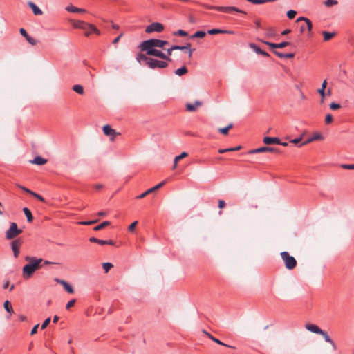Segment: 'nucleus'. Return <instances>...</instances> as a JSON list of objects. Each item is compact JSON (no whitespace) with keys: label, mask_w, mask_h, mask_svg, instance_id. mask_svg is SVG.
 <instances>
[{"label":"nucleus","mask_w":354,"mask_h":354,"mask_svg":"<svg viewBox=\"0 0 354 354\" xmlns=\"http://www.w3.org/2000/svg\"><path fill=\"white\" fill-rule=\"evenodd\" d=\"M25 260L28 261V263L23 267L22 275L24 279H28L32 277L36 270L43 267V265H41L43 259L26 256L25 257Z\"/></svg>","instance_id":"f257e3e1"},{"label":"nucleus","mask_w":354,"mask_h":354,"mask_svg":"<svg viewBox=\"0 0 354 354\" xmlns=\"http://www.w3.org/2000/svg\"><path fill=\"white\" fill-rule=\"evenodd\" d=\"M281 257L285 263L286 268L288 270H292L297 266L296 259L289 254L288 252H282Z\"/></svg>","instance_id":"f03ea898"},{"label":"nucleus","mask_w":354,"mask_h":354,"mask_svg":"<svg viewBox=\"0 0 354 354\" xmlns=\"http://www.w3.org/2000/svg\"><path fill=\"white\" fill-rule=\"evenodd\" d=\"M142 51H145L146 54L148 56H154L159 58H161L164 60L167 61H171V59L169 57V56H167L164 53H162L161 50L156 49V48H140Z\"/></svg>","instance_id":"7ed1b4c3"},{"label":"nucleus","mask_w":354,"mask_h":354,"mask_svg":"<svg viewBox=\"0 0 354 354\" xmlns=\"http://www.w3.org/2000/svg\"><path fill=\"white\" fill-rule=\"evenodd\" d=\"M22 233V230L19 229L17 223H11L9 229L6 232V237L8 240H11L17 237Z\"/></svg>","instance_id":"20e7f679"},{"label":"nucleus","mask_w":354,"mask_h":354,"mask_svg":"<svg viewBox=\"0 0 354 354\" xmlns=\"http://www.w3.org/2000/svg\"><path fill=\"white\" fill-rule=\"evenodd\" d=\"M162 48L161 46V39H150L148 40H145L142 41L139 45V48Z\"/></svg>","instance_id":"39448f33"},{"label":"nucleus","mask_w":354,"mask_h":354,"mask_svg":"<svg viewBox=\"0 0 354 354\" xmlns=\"http://www.w3.org/2000/svg\"><path fill=\"white\" fill-rule=\"evenodd\" d=\"M147 66L151 69L165 68L168 66V64L165 61L151 58Z\"/></svg>","instance_id":"423d86ee"},{"label":"nucleus","mask_w":354,"mask_h":354,"mask_svg":"<svg viewBox=\"0 0 354 354\" xmlns=\"http://www.w3.org/2000/svg\"><path fill=\"white\" fill-rule=\"evenodd\" d=\"M163 30L164 26L161 23L153 22L146 27L145 32L147 33H151L153 32H161Z\"/></svg>","instance_id":"0eeeda50"},{"label":"nucleus","mask_w":354,"mask_h":354,"mask_svg":"<svg viewBox=\"0 0 354 354\" xmlns=\"http://www.w3.org/2000/svg\"><path fill=\"white\" fill-rule=\"evenodd\" d=\"M21 244L22 241L21 240V239H15L12 241V242L11 243V248L13 252L14 257L15 258H17L19 257L20 252L19 248Z\"/></svg>","instance_id":"6e6552de"},{"label":"nucleus","mask_w":354,"mask_h":354,"mask_svg":"<svg viewBox=\"0 0 354 354\" xmlns=\"http://www.w3.org/2000/svg\"><path fill=\"white\" fill-rule=\"evenodd\" d=\"M272 152V153H278L279 150L274 147H259L255 149H252L249 151V153H263V152Z\"/></svg>","instance_id":"1a4fd4ad"},{"label":"nucleus","mask_w":354,"mask_h":354,"mask_svg":"<svg viewBox=\"0 0 354 354\" xmlns=\"http://www.w3.org/2000/svg\"><path fill=\"white\" fill-rule=\"evenodd\" d=\"M165 181H162L161 183H158V185H156L153 187H151V188L147 189V191H145V192H143L140 195L136 196V198L142 199V198H145L148 194H149L152 193L153 192H154V191L160 189V187H162L165 185Z\"/></svg>","instance_id":"9d476101"},{"label":"nucleus","mask_w":354,"mask_h":354,"mask_svg":"<svg viewBox=\"0 0 354 354\" xmlns=\"http://www.w3.org/2000/svg\"><path fill=\"white\" fill-rule=\"evenodd\" d=\"M261 41L273 49L283 48H285L290 44V43L288 42V41H282L279 44L272 43V42H270V41Z\"/></svg>","instance_id":"9b49d317"},{"label":"nucleus","mask_w":354,"mask_h":354,"mask_svg":"<svg viewBox=\"0 0 354 354\" xmlns=\"http://www.w3.org/2000/svg\"><path fill=\"white\" fill-rule=\"evenodd\" d=\"M72 26L75 28H80V29H85L86 27L88 28H92L89 26V23H86L84 21L81 20H71V21Z\"/></svg>","instance_id":"f8f14e48"},{"label":"nucleus","mask_w":354,"mask_h":354,"mask_svg":"<svg viewBox=\"0 0 354 354\" xmlns=\"http://www.w3.org/2000/svg\"><path fill=\"white\" fill-rule=\"evenodd\" d=\"M55 281L57 283H59L61 285L63 286L64 290L68 292V293H70V294H72L74 292V289L72 287L71 285H70L68 282H66V281L63 280V279H57V278H55Z\"/></svg>","instance_id":"ddd939ff"},{"label":"nucleus","mask_w":354,"mask_h":354,"mask_svg":"<svg viewBox=\"0 0 354 354\" xmlns=\"http://www.w3.org/2000/svg\"><path fill=\"white\" fill-rule=\"evenodd\" d=\"M89 241L91 243H98L101 245H115V242L112 240H102V239H97L95 237H91L89 239Z\"/></svg>","instance_id":"4468645a"},{"label":"nucleus","mask_w":354,"mask_h":354,"mask_svg":"<svg viewBox=\"0 0 354 354\" xmlns=\"http://www.w3.org/2000/svg\"><path fill=\"white\" fill-rule=\"evenodd\" d=\"M203 102L199 100H196L194 103H187L186 110L189 112L195 111L198 107L202 106Z\"/></svg>","instance_id":"2eb2a0df"},{"label":"nucleus","mask_w":354,"mask_h":354,"mask_svg":"<svg viewBox=\"0 0 354 354\" xmlns=\"http://www.w3.org/2000/svg\"><path fill=\"white\" fill-rule=\"evenodd\" d=\"M249 46L250 48H252L257 54L263 55V57H270V55L261 50L259 47H258L254 43H250Z\"/></svg>","instance_id":"dca6fc26"},{"label":"nucleus","mask_w":354,"mask_h":354,"mask_svg":"<svg viewBox=\"0 0 354 354\" xmlns=\"http://www.w3.org/2000/svg\"><path fill=\"white\" fill-rule=\"evenodd\" d=\"M89 26L92 28L86 27L85 29H83V30H84V35L86 37H88L92 33H95L97 35H100V31L94 25L89 24Z\"/></svg>","instance_id":"f3484780"},{"label":"nucleus","mask_w":354,"mask_h":354,"mask_svg":"<svg viewBox=\"0 0 354 354\" xmlns=\"http://www.w3.org/2000/svg\"><path fill=\"white\" fill-rule=\"evenodd\" d=\"M319 335H321L324 337V340H325L326 342L329 343V344L332 346V347H333V350H334V351H336V350H337V346H336L335 343V342H334V341H333V340L330 337V336L328 335V334L327 333V332H326V331H324V330H322Z\"/></svg>","instance_id":"a211bd4d"},{"label":"nucleus","mask_w":354,"mask_h":354,"mask_svg":"<svg viewBox=\"0 0 354 354\" xmlns=\"http://www.w3.org/2000/svg\"><path fill=\"white\" fill-rule=\"evenodd\" d=\"M305 328L313 333H316V334H320L321 332L323 330L322 329H321L319 327H318L317 325L315 324H307L305 325Z\"/></svg>","instance_id":"6ab92c4d"},{"label":"nucleus","mask_w":354,"mask_h":354,"mask_svg":"<svg viewBox=\"0 0 354 354\" xmlns=\"http://www.w3.org/2000/svg\"><path fill=\"white\" fill-rule=\"evenodd\" d=\"M207 32L209 35H216V34H230V35H233L234 34V31H232V30H222V29H217V28H213V29L209 30L207 31Z\"/></svg>","instance_id":"aec40b11"},{"label":"nucleus","mask_w":354,"mask_h":354,"mask_svg":"<svg viewBox=\"0 0 354 354\" xmlns=\"http://www.w3.org/2000/svg\"><path fill=\"white\" fill-rule=\"evenodd\" d=\"M203 332L211 340H212L213 342H216V344H218L219 345H222V346H226V347H229V348H236L234 346H230V345H227V344L222 342L218 339L215 338L210 333H207V332H206L205 330H203Z\"/></svg>","instance_id":"412c9836"},{"label":"nucleus","mask_w":354,"mask_h":354,"mask_svg":"<svg viewBox=\"0 0 354 354\" xmlns=\"http://www.w3.org/2000/svg\"><path fill=\"white\" fill-rule=\"evenodd\" d=\"M151 57H149L148 55L146 54L142 53H138L136 55V60L140 63L142 61L145 63V64L147 66Z\"/></svg>","instance_id":"4be33fe9"},{"label":"nucleus","mask_w":354,"mask_h":354,"mask_svg":"<svg viewBox=\"0 0 354 354\" xmlns=\"http://www.w3.org/2000/svg\"><path fill=\"white\" fill-rule=\"evenodd\" d=\"M263 142L266 145L279 144L281 143V140L278 138L275 137H265L263 138Z\"/></svg>","instance_id":"5701e85b"},{"label":"nucleus","mask_w":354,"mask_h":354,"mask_svg":"<svg viewBox=\"0 0 354 354\" xmlns=\"http://www.w3.org/2000/svg\"><path fill=\"white\" fill-rule=\"evenodd\" d=\"M28 5L30 8H32V12L35 15H42V11L32 1H29L28 3Z\"/></svg>","instance_id":"b1692460"},{"label":"nucleus","mask_w":354,"mask_h":354,"mask_svg":"<svg viewBox=\"0 0 354 354\" xmlns=\"http://www.w3.org/2000/svg\"><path fill=\"white\" fill-rule=\"evenodd\" d=\"M30 162L37 165H43L47 162V160L38 156H36L32 160H30Z\"/></svg>","instance_id":"393cba45"},{"label":"nucleus","mask_w":354,"mask_h":354,"mask_svg":"<svg viewBox=\"0 0 354 354\" xmlns=\"http://www.w3.org/2000/svg\"><path fill=\"white\" fill-rule=\"evenodd\" d=\"M66 10L68 12H80V13H84V12H86V10L85 9L79 8L75 7V6H73L72 5L68 6L66 8Z\"/></svg>","instance_id":"a878e982"},{"label":"nucleus","mask_w":354,"mask_h":354,"mask_svg":"<svg viewBox=\"0 0 354 354\" xmlns=\"http://www.w3.org/2000/svg\"><path fill=\"white\" fill-rule=\"evenodd\" d=\"M103 132L106 136H114L115 134V130L109 124H106L103 127Z\"/></svg>","instance_id":"bb28decb"},{"label":"nucleus","mask_w":354,"mask_h":354,"mask_svg":"<svg viewBox=\"0 0 354 354\" xmlns=\"http://www.w3.org/2000/svg\"><path fill=\"white\" fill-rule=\"evenodd\" d=\"M265 30H266V35L268 37H274L277 35V32H276V30L273 27L267 28L265 29Z\"/></svg>","instance_id":"cd10ccee"},{"label":"nucleus","mask_w":354,"mask_h":354,"mask_svg":"<svg viewBox=\"0 0 354 354\" xmlns=\"http://www.w3.org/2000/svg\"><path fill=\"white\" fill-rule=\"evenodd\" d=\"M215 10L225 12V13H231L232 12V6L215 7Z\"/></svg>","instance_id":"c85d7f7f"},{"label":"nucleus","mask_w":354,"mask_h":354,"mask_svg":"<svg viewBox=\"0 0 354 354\" xmlns=\"http://www.w3.org/2000/svg\"><path fill=\"white\" fill-rule=\"evenodd\" d=\"M188 156V153L187 152H183L179 156L175 157L174 160V169L176 167L177 162L181 159Z\"/></svg>","instance_id":"c756f323"},{"label":"nucleus","mask_w":354,"mask_h":354,"mask_svg":"<svg viewBox=\"0 0 354 354\" xmlns=\"http://www.w3.org/2000/svg\"><path fill=\"white\" fill-rule=\"evenodd\" d=\"M23 212L27 218L28 222H29V223L32 222L33 220V216H32L30 210L27 207H24L23 209Z\"/></svg>","instance_id":"7c9ffc66"},{"label":"nucleus","mask_w":354,"mask_h":354,"mask_svg":"<svg viewBox=\"0 0 354 354\" xmlns=\"http://www.w3.org/2000/svg\"><path fill=\"white\" fill-rule=\"evenodd\" d=\"M187 71H188L186 66H183L181 68L176 69L174 71V73L178 76H182L183 75H185L187 73Z\"/></svg>","instance_id":"2f4dec72"},{"label":"nucleus","mask_w":354,"mask_h":354,"mask_svg":"<svg viewBox=\"0 0 354 354\" xmlns=\"http://www.w3.org/2000/svg\"><path fill=\"white\" fill-rule=\"evenodd\" d=\"M322 35L324 36V40L325 41H327L335 35V32H327V31H323Z\"/></svg>","instance_id":"473e14b6"},{"label":"nucleus","mask_w":354,"mask_h":354,"mask_svg":"<svg viewBox=\"0 0 354 354\" xmlns=\"http://www.w3.org/2000/svg\"><path fill=\"white\" fill-rule=\"evenodd\" d=\"M232 128H233V124L230 123V124H228L225 127L219 128L218 129V132H220L222 134L227 135L228 133L229 130L232 129Z\"/></svg>","instance_id":"72a5a7b5"},{"label":"nucleus","mask_w":354,"mask_h":354,"mask_svg":"<svg viewBox=\"0 0 354 354\" xmlns=\"http://www.w3.org/2000/svg\"><path fill=\"white\" fill-rule=\"evenodd\" d=\"M73 90L80 95H82L84 93V88L80 84L74 85L73 86Z\"/></svg>","instance_id":"f704fd0d"},{"label":"nucleus","mask_w":354,"mask_h":354,"mask_svg":"<svg viewBox=\"0 0 354 354\" xmlns=\"http://www.w3.org/2000/svg\"><path fill=\"white\" fill-rule=\"evenodd\" d=\"M206 35L205 31L198 30L191 36V38H203Z\"/></svg>","instance_id":"c9c22d12"},{"label":"nucleus","mask_w":354,"mask_h":354,"mask_svg":"<svg viewBox=\"0 0 354 354\" xmlns=\"http://www.w3.org/2000/svg\"><path fill=\"white\" fill-rule=\"evenodd\" d=\"M110 225V222L109 221H104L102 222V223H100V225L95 226L93 230L95 231H99L102 229H103L104 227L108 226Z\"/></svg>","instance_id":"e433bc0d"},{"label":"nucleus","mask_w":354,"mask_h":354,"mask_svg":"<svg viewBox=\"0 0 354 354\" xmlns=\"http://www.w3.org/2000/svg\"><path fill=\"white\" fill-rule=\"evenodd\" d=\"M3 306H4V308L5 310L8 312V313H12L13 312V309H12V305L10 304V302L8 300H6L4 304H3Z\"/></svg>","instance_id":"4c0bfd02"},{"label":"nucleus","mask_w":354,"mask_h":354,"mask_svg":"<svg viewBox=\"0 0 354 354\" xmlns=\"http://www.w3.org/2000/svg\"><path fill=\"white\" fill-rule=\"evenodd\" d=\"M103 269L104 270V272L106 273L108 272L111 268H113V264L111 263H104L102 264Z\"/></svg>","instance_id":"58836bf2"},{"label":"nucleus","mask_w":354,"mask_h":354,"mask_svg":"<svg viewBox=\"0 0 354 354\" xmlns=\"http://www.w3.org/2000/svg\"><path fill=\"white\" fill-rule=\"evenodd\" d=\"M313 140H323L324 137L320 133H314L312 136Z\"/></svg>","instance_id":"ea45409f"},{"label":"nucleus","mask_w":354,"mask_h":354,"mask_svg":"<svg viewBox=\"0 0 354 354\" xmlns=\"http://www.w3.org/2000/svg\"><path fill=\"white\" fill-rule=\"evenodd\" d=\"M174 35L175 36H180V37H185L187 36L188 34L186 31L183 30H178V31L174 32Z\"/></svg>","instance_id":"a19ab883"},{"label":"nucleus","mask_w":354,"mask_h":354,"mask_svg":"<svg viewBox=\"0 0 354 354\" xmlns=\"http://www.w3.org/2000/svg\"><path fill=\"white\" fill-rule=\"evenodd\" d=\"M297 15V12L295 10H290L287 12V17L290 19H292L295 17Z\"/></svg>","instance_id":"79ce46f5"},{"label":"nucleus","mask_w":354,"mask_h":354,"mask_svg":"<svg viewBox=\"0 0 354 354\" xmlns=\"http://www.w3.org/2000/svg\"><path fill=\"white\" fill-rule=\"evenodd\" d=\"M341 167L344 169L353 170L354 169V164H343Z\"/></svg>","instance_id":"37998d69"},{"label":"nucleus","mask_w":354,"mask_h":354,"mask_svg":"<svg viewBox=\"0 0 354 354\" xmlns=\"http://www.w3.org/2000/svg\"><path fill=\"white\" fill-rule=\"evenodd\" d=\"M50 317L46 318L41 326L42 330L45 329L50 322Z\"/></svg>","instance_id":"c03bdc74"},{"label":"nucleus","mask_w":354,"mask_h":354,"mask_svg":"<svg viewBox=\"0 0 354 354\" xmlns=\"http://www.w3.org/2000/svg\"><path fill=\"white\" fill-rule=\"evenodd\" d=\"M26 39L27 40V41L31 45L34 46V45H36L37 44V41L32 37H30L29 35L26 38Z\"/></svg>","instance_id":"a18cd8bd"},{"label":"nucleus","mask_w":354,"mask_h":354,"mask_svg":"<svg viewBox=\"0 0 354 354\" xmlns=\"http://www.w3.org/2000/svg\"><path fill=\"white\" fill-rule=\"evenodd\" d=\"M337 3V0H326L325 1V5L328 7L333 6L334 5H336Z\"/></svg>","instance_id":"49530a36"},{"label":"nucleus","mask_w":354,"mask_h":354,"mask_svg":"<svg viewBox=\"0 0 354 354\" xmlns=\"http://www.w3.org/2000/svg\"><path fill=\"white\" fill-rule=\"evenodd\" d=\"M333 115L331 114H327L325 118L326 124H330L333 122Z\"/></svg>","instance_id":"de8ad7c7"},{"label":"nucleus","mask_w":354,"mask_h":354,"mask_svg":"<svg viewBox=\"0 0 354 354\" xmlns=\"http://www.w3.org/2000/svg\"><path fill=\"white\" fill-rule=\"evenodd\" d=\"M341 107V105L338 103L332 102L330 104V108L333 110H337Z\"/></svg>","instance_id":"09e8293b"},{"label":"nucleus","mask_w":354,"mask_h":354,"mask_svg":"<svg viewBox=\"0 0 354 354\" xmlns=\"http://www.w3.org/2000/svg\"><path fill=\"white\" fill-rule=\"evenodd\" d=\"M32 196H33L35 198H36L37 199H38L39 201H40L41 202H44L45 201V200H44V197L42 196H41V195H39V194H37V193H35L34 192L32 193Z\"/></svg>","instance_id":"8fccbe9b"},{"label":"nucleus","mask_w":354,"mask_h":354,"mask_svg":"<svg viewBox=\"0 0 354 354\" xmlns=\"http://www.w3.org/2000/svg\"><path fill=\"white\" fill-rule=\"evenodd\" d=\"M97 221H98V220L89 221H82V222H80V224L83 225H92V224H94V223H97Z\"/></svg>","instance_id":"3c124183"},{"label":"nucleus","mask_w":354,"mask_h":354,"mask_svg":"<svg viewBox=\"0 0 354 354\" xmlns=\"http://www.w3.org/2000/svg\"><path fill=\"white\" fill-rule=\"evenodd\" d=\"M306 28H307L309 32H310L313 28V24H312L311 21L309 19H306Z\"/></svg>","instance_id":"603ef678"},{"label":"nucleus","mask_w":354,"mask_h":354,"mask_svg":"<svg viewBox=\"0 0 354 354\" xmlns=\"http://www.w3.org/2000/svg\"><path fill=\"white\" fill-rule=\"evenodd\" d=\"M272 52L278 57L281 58V59L285 58V53H280V52H279L277 50H273Z\"/></svg>","instance_id":"864d4df0"},{"label":"nucleus","mask_w":354,"mask_h":354,"mask_svg":"<svg viewBox=\"0 0 354 354\" xmlns=\"http://www.w3.org/2000/svg\"><path fill=\"white\" fill-rule=\"evenodd\" d=\"M318 93H319V95L322 96V99L321 100V102H324V96L326 95V92H325V89H323V88H319L318 90Z\"/></svg>","instance_id":"5fc2aeb1"},{"label":"nucleus","mask_w":354,"mask_h":354,"mask_svg":"<svg viewBox=\"0 0 354 354\" xmlns=\"http://www.w3.org/2000/svg\"><path fill=\"white\" fill-rule=\"evenodd\" d=\"M75 303V299H71V300H70V301L67 303V304H66V309H69L71 307H72V306H74Z\"/></svg>","instance_id":"6e6d98bb"},{"label":"nucleus","mask_w":354,"mask_h":354,"mask_svg":"<svg viewBox=\"0 0 354 354\" xmlns=\"http://www.w3.org/2000/svg\"><path fill=\"white\" fill-rule=\"evenodd\" d=\"M138 222L137 221H134L133 223H132L128 227V230L130 232H133L137 225Z\"/></svg>","instance_id":"4d7b16f0"},{"label":"nucleus","mask_w":354,"mask_h":354,"mask_svg":"<svg viewBox=\"0 0 354 354\" xmlns=\"http://www.w3.org/2000/svg\"><path fill=\"white\" fill-rule=\"evenodd\" d=\"M39 326V324H36V325L32 328V329L31 330V332H30V335H35V334H36V333H37V329H38Z\"/></svg>","instance_id":"13d9d810"},{"label":"nucleus","mask_w":354,"mask_h":354,"mask_svg":"<svg viewBox=\"0 0 354 354\" xmlns=\"http://www.w3.org/2000/svg\"><path fill=\"white\" fill-rule=\"evenodd\" d=\"M232 11L246 15V12H245L242 10H240L239 8H238L236 7L232 6Z\"/></svg>","instance_id":"bf43d9fd"},{"label":"nucleus","mask_w":354,"mask_h":354,"mask_svg":"<svg viewBox=\"0 0 354 354\" xmlns=\"http://www.w3.org/2000/svg\"><path fill=\"white\" fill-rule=\"evenodd\" d=\"M52 264H57V263L51 262V261L43 259V261L41 263V265H43V267L44 266L52 265Z\"/></svg>","instance_id":"052dcab7"},{"label":"nucleus","mask_w":354,"mask_h":354,"mask_svg":"<svg viewBox=\"0 0 354 354\" xmlns=\"http://www.w3.org/2000/svg\"><path fill=\"white\" fill-rule=\"evenodd\" d=\"M19 32L20 34L25 38H26L28 36V34L27 33L26 30L23 28H20Z\"/></svg>","instance_id":"680f3d73"},{"label":"nucleus","mask_w":354,"mask_h":354,"mask_svg":"<svg viewBox=\"0 0 354 354\" xmlns=\"http://www.w3.org/2000/svg\"><path fill=\"white\" fill-rule=\"evenodd\" d=\"M226 204L225 202L223 200H219L218 201V207L220 209H223L225 207Z\"/></svg>","instance_id":"e2e57ef3"},{"label":"nucleus","mask_w":354,"mask_h":354,"mask_svg":"<svg viewBox=\"0 0 354 354\" xmlns=\"http://www.w3.org/2000/svg\"><path fill=\"white\" fill-rule=\"evenodd\" d=\"M19 187L21 188L24 192H26V193H28V194H30L31 195H32V193L33 192L32 191L30 190L29 189H28V188H26L25 187L19 185Z\"/></svg>","instance_id":"0e129e2a"},{"label":"nucleus","mask_w":354,"mask_h":354,"mask_svg":"<svg viewBox=\"0 0 354 354\" xmlns=\"http://www.w3.org/2000/svg\"><path fill=\"white\" fill-rule=\"evenodd\" d=\"M301 140V138H295V139L292 140L290 141V142L297 145V144L299 143Z\"/></svg>","instance_id":"69168bd1"},{"label":"nucleus","mask_w":354,"mask_h":354,"mask_svg":"<svg viewBox=\"0 0 354 354\" xmlns=\"http://www.w3.org/2000/svg\"><path fill=\"white\" fill-rule=\"evenodd\" d=\"M241 148V146H237L236 147L227 148V150H229V151H235L239 150Z\"/></svg>","instance_id":"338daca9"},{"label":"nucleus","mask_w":354,"mask_h":354,"mask_svg":"<svg viewBox=\"0 0 354 354\" xmlns=\"http://www.w3.org/2000/svg\"><path fill=\"white\" fill-rule=\"evenodd\" d=\"M122 36V34H120L119 36H118L116 38H115L113 41V44H116L120 41Z\"/></svg>","instance_id":"774afa93"}]
</instances>
